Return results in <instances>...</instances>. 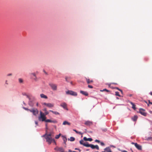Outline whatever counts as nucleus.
Wrapping results in <instances>:
<instances>
[{
	"mask_svg": "<svg viewBox=\"0 0 152 152\" xmlns=\"http://www.w3.org/2000/svg\"><path fill=\"white\" fill-rule=\"evenodd\" d=\"M47 117L44 113L42 111H40V115L38 117V120L40 121L45 122L46 123H51L54 124L57 123L58 122L55 119L52 120L50 119H46Z\"/></svg>",
	"mask_w": 152,
	"mask_h": 152,
	"instance_id": "nucleus-1",
	"label": "nucleus"
},
{
	"mask_svg": "<svg viewBox=\"0 0 152 152\" xmlns=\"http://www.w3.org/2000/svg\"><path fill=\"white\" fill-rule=\"evenodd\" d=\"M36 100V98L34 96H31V98L29 99L28 102V105L31 107H33L35 103V101Z\"/></svg>",
	"mask_w": 152,
	"mask_h": 152,
	"instance_id": "nucleus-2",
	"label": "nucleus"
},
{
	"mask_svg": "<svg viewBox=\"0 0 152 152\" xmlns=\"http://www.w3.org/2000/svg\"><path fill=\"white\" fill-rule=\"evenodd\" d=\"M66 94L67 95H70L74 96H77V93L72 90H68L66 91Z\"/></svg>",
	"mask_w": 152,
	"mask_h": 152,
	"instance_id": "nucleus-3",
	"label": "nucleus"
},
{
	"mask_svg": "<svg viewBox=\"0 0 152 152\" xmlns=\"http://www.w3.org/2000/svg\"><path fill=\"white\" fill-rule=\"evenodd\" d=\"M145 109L142 108H140L139 109V111L137 112L144 116H146L147 115V113L145 112Z\"/></svg>",
	"mask_w": 152,
	"mask_h": 152,
	"instance_id": "nucleus-4",
	"label": "nucleus"
},
{
	"mask_svg": "<svg viewBox=\"0 0 152 152\" xmlns=\"http://www.w3.org/2000/svg\"><path fill=\"white\" fill-rule=\"evenodd\" d=\"M54 150L55 151H59L60 152H72V151L71 150L69 149L68 152H64V149L62 147H58L57 146L54 148Z\"/></svg>",
	"mask_w": 152,
	"mask_h": 152,
	"instance_id": "nucleus-5",
	"label": "nucleus"
},
{
	"mask_svg": "<svg viewBox=\"0 0 152 152\" xmlns=\"http://www.w3.org/2000/svg\"><path fill=\"white\" fill-rule=\"evenodd\" d=\"M30 112L32 113L33 115L36 116L39 113V111L37 108H33L31 109Z\"/></svg>",
	"mask_w": 152,
	"mask_h": 152,
	"instance_id": "nucleus-6",
	"label": "nucleus"
},
{
	"mask_svg": "<svg viewBox=\"0 0 152 152\" xmlns=\"http://www.w3.org/2000/svg\"><path fill=\"white\" fill-rule=\"evenodd\" d=\"M52 134L51 133L48 134H47V136L45 137V139L46 140V141L48 142L51 140V139H52L53 138L51 137Z\"/></svg>",
	"mask_w": 152,
	"mask_h": 152,
	"instance_id": "nucleus-7",
	"label": "nucleus"
},
{
	"mask_svg": "<svg viewBox=\"0 0 152 152\" xmlns=\"http://www.w3.org/2000/svg\"><path fill=\"white\" fill-rule=\"evenodd\" d=\"M67 104L66 103L63 102L60 104V106L62 107L64 110L68 111L69 109L67 107Z\"/></svg>",
	"mask_w": 152,
	"mask_h": 152,
	"instance_id": "nucleus-8",
	"label": "nucleus"
},
{
	"mask_svg": "<svg viewBox=\"0 0 152 152\" xmlns=\"http://www.w3.org/2000/svg\"><path fill=\"white\" fill-rule=\"evenodd\" d=\"M49 86L51 88L53 91H56L57 89V86L56 84L52 83H49Z\"/></svg>",
	"mask_w": 152,
	"mask_h": 152,
	"instance_id": "nucleus-9",
	"label": "nucleus"
},
{
	"mask_svg": "<svg viewBox=\"0 0 152 152\" xmlns=\"http://www.w3.org/2000/svg\"><path fill=\"white\" fill-rule=\"evenodd\" d=\"M83 140H81L79 141V143L80 145H83L84 146L86 147L88 142H84Z\"/></svg>",
	"mask_w": 152,
	"mask_h": 152,
	"instance_id": "nucleus-10",
	"label": "nucleus"
},
{
	"mask_svg": "<svg viewBox=\"0 0 152 152\" xmlns=\"http://www.w3.org/2000/svg\"><path fill=\"white\" fill-rule=\"evenodd\" d=\"M43 104L45 106H46L49 108H51L53 107L54 106L53 104L50 103H46L44 102L43 103Z\"/></svg>",
	"mask_w": 152,
	"mask_h": 152,
	"instance_id": "nucleus-11",
	"label": "nucleus"
},
{
	"mask_svg": "<svg viewBox=\"0 0 152 152\" xmlns=\"http://www.w3.org/2000/svg\"><path fill=\"white\" fill-rule=\"evenodd\" d=\"M52 142L54 143L55 145H57L56 142L54 138L51 139V140H50L49 142H48V145H50Z\"/></svg>",
	"mask_w": 152,
	"mask_h": 152,
	"instance_id": "nucleus-12",
	"label": "nucleus"
},
{
	"mask_svg": "<svg viewBox=\"0 0 152 152\" xmlns=\"http://www.w3.org/2000/svg\"><path fill=\"white\" fill-rule=\"evenodd\" d=\"M80 93L85 96H88V94L87 91L80 90Z\"/></svg>",
	"mask_w": 152,
	"mask_h": 152,
	"instance_id": "nucleus-13",
	"label": "nucleus"
},
{
	"mask_svg": "<svg viewBox=\"0 0 152 152\" xmlns=\"http://www.w3.org/2000/svg\"><path fill=\"white\" fill-rule=\"evenodd\" d=\"M135 146L138 150H142V147L141 145L138 144L137 143V144H135Z\"/></svg>",
	"mask_w": 152,
	"mask_h": 152,
	"instance_id": "nucleus-14",
	"label": "nucleus"
},
{
	"mask_svg": "<svg viewBox=\"0 0 152 152\" xmlns=\"http://www.w3.org/2000/svg\"><path fill=\"white\" fill-rule=\"evenodd\" d=\"M83 140L85 141H89L91 142L93 140V139L91 138H87L86 137H84L83 138Z\"/></svg>",
	"mask_w": 152,
	"mask_h": 152,
	"instance_id": "nucleus-15",
	"label": "nucleus"
},
{
	"mask_svg": "<svg viewBox=\"0 0 152 152\" xmlns=\"http://www.w3.org/2000/svg\"><path fill=\"white\" fill-rule=\"evenodd\" d=\"M95 145H94L92 144H89V142H88L86 147H90L92 149H95Z\"/></svg>",
	"mask_w": 152,
	"mask_h": 152,
	"instance_id": "nucleus-16",
	"label": "nucleus"
},
{
	"mask_svg": "<svg viewBox=\"0 0 152 152\" xmlns=\"http://www.w3.org/2000/svg\"><path fill=\"white\" fill-rule=\"evenodd\" d=\"M84 124L86 126H90L92 124V121H88L85 122Z\"/></svg>",
	"mask_w": 152,
	"mask_h": 152,
	"instance_id": "nucleus-17",
	"label": "nucleus"
},
{
	"mask_svg": "<svg viewBox=\"0 0 152 152\" xmlns=\"http://www.w3.org/2000/svg\"><path fill=\"white\" fill-rule=\"evenodd\" d=\"M62 137L63 140L64 141V143L65 145H66V142L67 141V139L65 136L62 135Z\"/></svg>",
	"mask_w": 152,
	"mask_h": 152,
	"instance_id": "nucleus-18",
	"label": "nucleus"
},
{
	"mask_svg": "<svg viewBox=\"0 0 152 152\" xmlns=\"http://www.w3.org/2000/svg\"><path fill=\"white\" fill-rule=\"evenodd\" d=\"M138 118V117L136 115H134V116L133 117L131 118V119L132 121L135 122L136 121H137Z\"/></svg>",
	"mask_w": 152,
	"mask_h": 152,
	"instance_id": "nucleus-19",
	"label": "nucleus"
},
{
	"mask_svg": "<svg viewBox=\"0 0 152 152\" xmlns=\"http://www.w3.org/2000/svg\"><path fill=\"white\" fill-rule=\"evenodd\" d=\"M104 150L106 151V152H112L109 147H107L104 149Z\"/></svg>",
	"mask_w": 152,
	"mask_h": 152,
	"instance_id": "nucleus-20",
	"label": "nucleus"
},
{
	"mask_svg": "<svg viewBox=\"0 0 152 152\" xmlns=\"http://www.w3.org/2000/svg\"><path fill=\"white\" fill-rule=\"evenodd\" d=\"M40 96L42 98H44L45 99H47L48 98V96L43 94H41Z\"/></svg>",
	"mask_w": 152,
	"mask_h": 152,
	"instance_id": "nucleus-21",
	"label": "nucleus"
},
{
	"mask_svg": "<svg viewBox=\"0 0 152 152\" xmlns=\"http://www.w3.org/2000/svg\"><path fill=\"white\" fill-rule=\"evenodd\" d=\"M62 124L63 125H70V124L69 122H68L67 121H65L63 122Z\"/></svg>",
	"mask_w": 152,
	"mask_h": 152,
	"instance_id": "nucleus-22",
	"label": "nucleus"
},
{
	"mask_svg": "<svg viewBox=\"0 0 152 152\" xmlns=\"http://www.w3.org/2000/svg\"><path fill=\"white\" fill-rule=\"evenodd\" d=\"M68 140H69L71 142H73L75 140V138L73 137H70V138H68Z\"/></svg>",
	"mask_w": 152,
	"mask_h": 152,
	"instance_id": "nucleus-23",
	"label": "nucleus"
},
{
	"mask_svg": "<svg viewBox=\"0 0 152 152\" xmlns=\"http://www.w3.org/2000/svg\"><path fill=\"white\" fill-rule=\"evenodd\" d=\"M73 130L76 133H77V134H81V135H82L83 134V133H82L81 132H79V131H77V130L75 129H73Z\"/></svg>",
	"mask_w": 152,
	"mask_h": 152,
	"instance_id": "nucleus-24",
	"label": "nucleus"
},
{
	"mask_svg": "<svg viewBox=\"0 0 152 152\" xmlns=\"http://www.w3.org/2000/svg\"><path fill=\"white\" fill-rule=\"evenodd\" d=\"M115 95L116 96H118L119 97H123V96H121L119 94V93L118 91H115Z\"/></svg>",
	"mask_w": 152,
	"mask_h": 152,
	"instance_id": "nucleus-25",
	"label": "nucleus"
},
{
	"mask_svg": "<svg viewBox=\"0 0 152 152\" xmlns=\"http://www.w3.org/2000/svg\"><path fill=\"white\" fill-rule=\"evenodd\" d=\"M61 135V133H59L58 134L56 135L55 136V138L56 139H58L60 137Z\"/></svg>",
	"mask_w": 152,
	"mask_h": 152,
	"instance_id": "nucleus-26",
	"label": "nucleus"
},
{
	"mask_svg": "<svg viewBox=\"0 0 152 152\" xmlns=\"http://www.w3.org/2000/svg\"><path fill=\"white\" fill-rule=\"evenodd\" d=\"M87 82L88 84H89L90 83L92 82H93V81L92 80H90L89 79H86Z\"/></svg>",
	"mask_w": 152,
	"mask_h": 152,
	"instance_id": "nucleus-27",
	"label": "nucleus"
},
{
	"mask_svg": "<svg viewBox=\"0 0 152 152\" xmlns=\"http://www.w3.org/2000/svg\"><path fill=\"white\" fill-rule=\"evenodd\" d=\"M19 82L20 83H23V80L21 78H20L18 79Z\"/></svg>",
	"mask_w": 152,
	"mask_h": 152,
	"instance_id": "nucleus-28",
	"label": "nucleus"
},
{
	"mask_svg": "<svg viewBox=\"0 0 152 152\" xmlns=\"http://www.w3.org/2000/svg\"><path fill=\"white\" fill-rule=\"evenodd\" d=\"M101 91H102V92H103V91H106V92H110V91L109 90L107 89L106 88H104V89L102 90H101Z\"/></svg>",
	"mask_w": 152,
	"mask_h": 152,
	"instance_id": "nucleus-29",
	"label": "nucleus"
},
{
	"mask_svg": "<svg viewBox=\"0 0 152 152\" xmlns=\"http://www.w3.org/2000/svg\"><path fill=\"white\" fill-rule=\"evenodd\" d=\"M22 108H23V109H24L25 110H27V111H29L30 112L31 109H29L28 108H26V107H22Z\"/></svg>",
	"mask_w": 152,
	"mask_h": 152,
	"instance_id": "nucleus-30",
	"label": "nucleus"
},
{
	"mask_svg": "<svg viewBox=\"0 0 152 152\" xmlns=\"http://www.w3.org/2000/svg\"><path fill=\"white\" fill-rule=\"evenodd\" d=\"M146 140L147 141H149L150 140H152V137H148L146 138Z\"/></svg>",
	"mask_w": 152,
	"mask_h": 152,
	"instance_id": "nucleus-31",
	"label": "nucleus"
},
{
	"mask_svg": "<svg viewBox=\"0 0 152 152\" xmlns=\"http://www.w3.org/2000/svg\"><path fill=\"white\" fill-rule=\"evenodd\" d=\"M65 79L66 81L67 82H69V78L68 77H65Z\"/></svg>",
	"mask_w": 152,
	"mask_h": 152,
	"instance_id": "nucleus-32",
	"label": "nucleus"
},
{
	"mask_svg": "<svg viewBox=\"0 0 152 152\" xmlns=\"http://www.w3.org/2000/svg\"><path fill=\"white\" fill-rule=\"evenodd\" d=\"M53 113L56 115H60L59 113L57 111H53Z\"/></svg>",
	"mask_w": 152,
	"mask_h": 152,
	"instance_id": "nucleus-33",
	"label": "nucleus"
},
{
	"mask_svg": "<svg viewBox=\"0 0 152 152\" xmlns=\"http://www.w3.org/2000/svg\"><path fill=\"white\" fill-rule=\"evenodd\" d=\"M148 103L147 104V105L148 106H149V104H152V102H151L150 100H148Z\"/></svg>",
	"mask_w": 152,
	"mask_h": 152,
	"instance_id": "nucleus-34",
	"label": "nucleus"
},
{
	"mask_svg": "<svg viewBox=\"0 0 152 152\" xmlns=\"http://www.w3.org/2000/svg\"><path fill=\"white\" fill-rule=\"evenodd\" d=\"M101 129L103 132H106L107 131V128H102Z\"/></svg>",
	"mask_w": 152,
	"mask_h": 152,
	"instance_id": "nucleus-35",
	"label": "nucleus"
},
{
	"mask_svg": "<svg viewBox=\"0 0 152 152\" xmlns=\"http://www.w3.org/2000/svg\"><path fill=\"white\" fill-rule=\"evenodd\" d=\"M132 107L134 110H135L136 109V105H135L134 104L132 105Z\"/></svg>",
	"mask_w": 152,
	"mask_h": 152,
	"instance_id": "nucleus-36",
	"label": "nucleus"
},
{
	"mask_svg": "<svg viewBox=\"0 0 152 152\" xmlns=\"http://www.w3.org/2000/svg\"><path fill=\"white\" fill-rule=\"evenodd\" d=\"M47 131H46V133L45 134H44L42 136V137H44L45 138V137H46L47 136Z\"/></svg>",
	"mask_w": 152,
	"mask_h": 152,
	"instance_id": "nucleus-37",
	"label": "nucleus"
},
{
	"mask_svg": "<svg viewBox=\"0 0 152 152\" xmlns=\"http://www.w3.org/2000/svg\"><path fill=\"white\" fill-rule=\"evenodd\" d=\"M95 149H96L97 150H99V148L98 145H95Z\"/></svg>",
	"mask_w": 152,
	"mask_h": 152,
	"instance_id": "nucleus-38",
	"label": "nucleus"
},
{
	"mask_svg": "<svg viewBox=\"0 0 152 152\" xmlns=\"http://www.w3.org/2000/svg\"><path fill=\"white\" fill-rule=\"evenodd\" d=\"M95 142L98 143H99L100 142V141L99 140L96 139L95 140Z\"/></svg>",
	"mask_w": 152,
	"mask_h": 152,
	"instance_id": "nucleus-39",
	"label": "nucleus"
},
{
	"mask_svg": "<svg viewBox=\"0 0 152 152\" xmlns=\"http://www.w3.org/2000/svg\"><path fill=\"white\" fill-rule=\"evenodd\" d=\"M100 143L101 145L102 146H104L105 145L104 143L103 142L100 141Z\"/></svg>",
	"mask_w": 152,
	"mask_h": 152,
	"instance_id": "nucleus-40",
	"label": "nucleus"
},
{
	"mask_svg": "<svg viewBox=\"0 0 152 152\" xmlns=\"http://www.w3.org/2000/svg\"><path fill=\"white\" fill-rule=\"evenodd\" d=\"M88 87L90 88H93V86L91 85H88Z\"/></svg>",
	"mask_w": 152,
	"mask_h": 152,
	"instance_id": "nucleus-41",
	"label": "nucleus"
},
{
	"mask_svg": "<svg viewBox=\"0 0 152 152\" xmlns=\"http://www.w3.org/2000/svg\"><path fill=\"white\" fill-rule=\"evenodd\" d=\"M44 113V114L45 115H48L49 113L48 111H47L45 112V113Z\"/></svg>",
	"mask_w": 152,
	"mask_h": 152,
	"instance_id": "nucleus-42",
	"label": "nucleus"
},
{
	"mask_svg": "<svg viewBox=\"0 0 152 152\" xmlns=\"http://www.w3.org/2000/svg\"><path fill=\"white\" fill-rule=\"evenodd\" d=\"M75 150H78L80 152L81 151V150H80V148H75Z\"/></svg>",
	"mask_w": 152,
	"mask_h": 152,
	"instance_id": "nucleus-43",
	"label": "nucleus"
},
{
	"mask_svg": "<svg viewBox=\"0 0 152 152\" xmlns=\"http://www.w3.org/2000/svg\"><path fill=\"white\" fill-rule=\"evenodd\" d=\"M111 84H115V85H117V83H111ZM111 85V84H110L109 85V86H110V85Z\"/></svg>",
	"mask_w": 152,
	"mask_h": 152,
	"instance_id": "nucleus-44",
	"label": "nucleus"
},
{
	"mask_svg": "<svg viewBox=\"0 0 152 152\" xmlns=\"http://www.w3.org/2000/svg\"><path fill=\"white\" fill-rule=\"evenodd\" d=\"M26 97L29 99V100L31 98V97H30L27 94L26 95Z\"/></svg>",
	"mask_w": 152,
	"mask_h": 152,
	"instance_id": "nucleus-45",
	"label": "nucleus"
},
{
	"mask_svg": "<svg viewBox=\"0 0 152 152\" xmlns=\"http://www.w3.org/2000/svg\"><path fill=\"white\" fill-rule=\"evenodd\" d=\"M109 147H110H110H113L114 148H115V146H114L113 145H110Z\"/></svg>",
	"mask_w": 152,
	"mask_h": 152,
	"instance_id": "nucleus-46",
	"label": "nucleus"
},
{
	"mask_svg": "<svg viewBox=\"0 0 152 152\" xmlns=\"http://www.w3.org/2000/svg\"><path fill=\"white\" fill-rule=\"evenodd\" d=\"M115 89H116L118 90L119 91L120 89V88H119L118 87H115L114 88Z\"/></svg>",
	"mask_w": 152,
	"mask_h": 152,
	"instance_id": "nucleus-47",
	"label": "nucleus"
},
{
	"mask_svg": "<svg viewBox=\"0 0 152 152\" xmlns=\"http://www.w3.org/2000/svg\"><path fill=\"white\" fill-rule=\"evenodd\" d=\"M137 142H131V144L132 145H134L135 146V144H137Z\"/></svg>",
	"mask_w": 152,
	"mask_h": 152,
	"instance_id": "nucleus-48",
	"label": "nucleus"
},
{
	"mask_svg": "<svg viewBox=\"0 0 152 152\" xmlns=\"http://www.w3.org/2000/svg\"><path fill=\"white\" fill-rule=\"evenodd\" d=\"M119 91L121 92L122 94H123V92L122 90L120 89Z\"/></svg>",
	"mask_w": 152,
	"mask_h": 152,
	"instance_id": "nucleus-49",
	"label": "nucleus"
},
{
	"mask_svg": "<svg viewBox=\"0 0 152 152\" xmlns=\"http://www.w3.org/2000/svg\"><path fill=\"white\" fill-rule=\"evenodd\" d=\"M35 123L36 125H37V126L38 125V123L37 121H35Z\"/></svg>",
	"mask_w": 152,
	"mask_h": 152,
	"instance_id": "nucleus-50",
	"label": "nucleus"
},
{
	"mask_svg": "<svg viewBox=\"0 0 152 152\" xmlns=\"http://www.w3.org/2000/svg\"><path fill=\"white\" fill-rule=\"evenodd\" d=\"M43 72L45 73L46 75H48V74L47 72L44 69L43 70Z\"/></svg>",
	"mask_w": 152,
	"mask_h": 152,
	"instance_id": "nucleus-51",
	"label": "nucleus"
},
{
	"mask_svg": "<svg viewBox=\"0 0 152 152\" xmlns=\"http://www.w3.org/2000/svg\"><path fill=\"white\" fill-rule=\"evenodd\" d=\"M12 75V73H9L7 75V76H11Z\"/></svg>",
	"mask_w": 152,
	"mask_h": 152,
	"instance_id": "nucleus-52",
	"label": "nucleus"
},
{
	"mask_svg": "<svg viewBox=\"0 0 152 152\" xmlns=\"http://www.w3.org/2000/svg\"><path fill=\"white\" fill-rule=\"evenodd\" d=\"M22 95L23 96H26V95H27V94L25 93H23Z\"/></svg>",
	"mask_w": 152,
	"mask_h": 152,
	"instance_id": "nucleus-53",
	"label": "nucleus"
},
{
	"mask_svg": "<svg viewBox=\"0 0 152 152\" xmlns=\"http://www.w3.org/2000/svg\"><path fill=\"white\" fill-rule=\"evenodd\" d=\"M43 111H44L45 112V111H47V109L45 108H44L43 110Z\"/></svg>",
	"mask_w": 152,
	"mask_h": 152,
	"instance_id": "nucleus-54",
	"label": "nucleus"
},
{
	"mask_svg": "<svg viewBox=\"0 0 152 152\" xmlns=\"http://www.w3.org/2000/svg\"><path fill=\"white\" fill-rule=\"evenodd\" d=\"M121 151V152H128L124 150H122Z\"/></svg>",
	"mask_w": 152,
	"mask_h": 152,
	"instance_id": "nucleus-55",
	"label": "nucleus"
},
{
	"mask_svg": "<svg viewBox=\"0 0 152 152\" xmlns=\"http://www.w3.org/2000/svg\"><path fill=\"white\" fill-rule=\"evenodd\" d=\"M128 96H129V97H132V94H129V95H128Z\"/></svg>",
	"mask_w": 152,
	"mask_h": 152,
	"instance_id": "nucleus-56",
	"label": "nucleus"
},
{
	"mask_svg": "<svg viewBox=\"0 0 152 152\" xmlns=\"http://www.w3.org/2000/svg\"><path fill=\"white\" fill-rule=\"evenodd\" d=\"M32 74L33 75L34 77H35L36 76V75L34 73H32Z\"/></svg>",
	"mask_w": 152,
	"mask_h": 152,
	"instance_id": "nucleus-57",
	"label": "nucleus"
},
{
	"mask_svg": "<svg viewBox=\"0 0 152 152\" xmlns=\"http://www.w3.org/2000/svg\"><path fill=\"white\" fill-rule=\"evenodd\" d=\"M23 103L24 105L26 106V104L24 102V101L23 102Z\"/></svg>",
	"mask_w": 152,
	"mask_h": 152,
	"instance_id": "nucleus-58",
	"label": "nucleus"
},
{
	"mask_svg": "<svg viewBox=\"0 0 152 152\" xmlns=\"http://www.w3.org/2000/svg\"><path fill=\"white\" fill-rule=\"evenodd\" d=\"M36 105L37 106V107H38V106H39V103H38V102H37V103H36Z\"/></svg>",
	"mask_w": 152,
	"mask_h": 152,
	"instance_id": "nucleus-59",
	"label": "nucleus"
},
{
	"mask_svg": "<svg viewBox=\"0 0 152 152\" xmlns=\"http://www.w3.org/2000/svg\"><path fill=\"white\" fill-rule=\"evenodd\" d=\"M48 127H45V129H46V131L47 130H47L48 129Z\"/></svg>",
	"mask_w": 152,
	"mask_h": 152,
	"instance_id": "nucleus-60",
	"label": "nucleus"
},
{
	"mask_svg": "<svg viewBox=\"0 0 152 152\" xmlns=\"http://www.w3.org/2000/svg\"><path fill=\"white\" fill-rule=\"evenodd\" d=\"M144 60L146 61H147L148 60V58H145Z\"/></svg>",
	"mask_w": 152,
	"mask_h": 152,
	"instance_id": "nucleus-61",
	"label": "nucleus"
},
{
	"mask_svg": "<svg viewBox=\"0 0 152 152\" xmlns=\"http://www.w3.org/2000/svg\"><path fill=\"white\" fill-rule=\"evenodd\" d=\"M149 112L150 114H152V111H151V110H149Z\"/></svg>",
	"mask_w": 152,
	"mask_h": 152,
	"instance_id": "nucleus-62",
	"label": "nucleus"
},
{
	"mask_svg": "<svg viewBox=\"0 0 152 152\" xmlns=\"http://www.w3.org/2000/svg\"><path fill=\"white\" fill-rule=\"evenodd\" d=\"M7 80H6L5 81V84L7 85L8 84V83H7Z\"/></svg>",
	"mask_w": 152,
	"mask_h": 152,
	"instance_id": "nucleus-63",
	"label": "nucleus"
},
{
	"mask_svg": "<svg viewBox=\"0 0 152 152\" xmlns=\"http://www.w3.org/2000/svg\"><path fill=\"white\" fill-rule=\"evenodd\" d=\"M130 104H132V105H133L134 104V103H133V102H130Z\"/></svg>",
	"mask_w": 152,
	"mask_h": 152,
	"instance_id": "nucleus-64",
	"label": "nucleus"
}]
</instances>
